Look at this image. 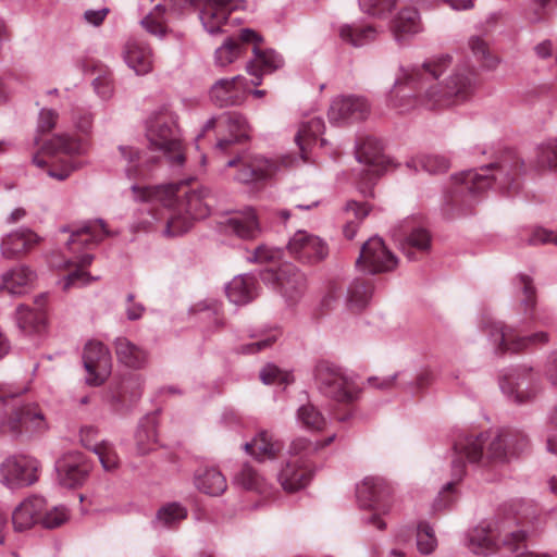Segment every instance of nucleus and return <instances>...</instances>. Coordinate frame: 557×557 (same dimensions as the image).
I'll list each match as a JSON object with an SVG mask.
<instances>
[{"label":"nucleus","instance_id":"obj_40","mask_svg":"<svg viewBox=\"0 0 557 557\" xmlns=\"http://www.w3.org/2000/svg\"><path fill=\"white\" fill-rule=\"evenodd\" d=\"M15 321L25 335L41 333L46 327V313L40 309H33L25 305L16 308Z\"/></svg>","mask_w":557,"mask_h":557},{"label":"nucleus","instance_id":"obj_41","mask_svg":"<svg viewBox=\"0 0 557 557\" xmlns=\"http://www.w3.org/2000/svg\"><path fill=\"white\" fill-rule=\"evenodd\" d=\"M115 352L119 361L129 368L139 369L147 361V352L126 337L116 338Z\"/></svg>","mask_w":557,"mask_h":557},{"label":"nucleus","instance_id":"obj_22","mask_svg":"<svg viewBox=\"0 0 557 557\" xmlns=\"http://www.w3.org/2000/svg\"><path fill=\"white\" fill-rule=\"evenodd\" d=\"M394 239L399 244L408 259H413L411 248L426 251L431 246L429 232L416 219L405 220L394 232Z\"/></svg>","mask_w":557,"mask_h":557},{"label":"nucleus","instance_id":"obj_54","mask_svg":"<svg viewBox=\"0 0 557 557\" xmlns=\"http://www.w3.org/2000/svg\"><path fill=\"white\" fill-rule=\"evenodd\" d=\"M360 9L372 16L389 15L403 0H358Z\"/></svg>","mask_w":557,"mask_h":557},{"label":"nucleus","instance_id":"obj_53","mask_svg":"<svg viewBox=\"0 0 557 557\" xmlns=\"http://www.w3.org/2000/svg\"><path fill=\"white\" fill-rule=\"evenodd\" d=\"M371 296V285L363 281L356 280L348 287L347 301L351 309L360 310L368 305Z\"/></svg>","mask_w":557,"mask_h":557},{"label":"nucleus","instance_id":"obj_18","mask_svg":"<svg viewBox=\"0 0 557 557\" xmlns=\"http://www.w3.org/2000/svg\"><path fill=\"white\" fill-rule=\"evenodd\" d=\"M539 377L531 368H519L504 374L499 381L503 394L517 404L530 400L537 391Z\"/></svg>","mask_w":557,"mask_h":557},{"label":"nucleus","instance_id":"obj_32","mask_svg":"<svg viewBox=\"0 0 557 557\" xmlns=\"http://www.w3.org/2000/svg\"><path fill=\"white\" fill-rule=\"evenodd\" d=\"M255 59L248 62L247 72L255 76L250 83L255 86L261 84V76L270 74L284 65V59L281 54L272 49L262 50L257 46L253 47Z\"/></svg>","mask_w":557,"mask_h":557},{"label":"nucleus","instance_id":"obj_42","mask_svg":"<svg viewBox=\"0 0 557 557\" xmlns=\"http://www.w3.org/2000/svg\"><path fill=\"white\" fill-rule=\"evenodd\" d=\"M114 160L123 165L125 175L129 180L144 176L140 163V150L134 146L120 145L114 154Z\"/></svg>","mask_w":557,"mask_h":557},{"label":"nucleus","instance_id":"obj_31","mask_svg":"<svg viewBox=\"0 0 557 557\" xmlns=\"http://www.w3.org/2000/svg\"><path fill=\"white\" fill-rule=\"evenodd\" d=\"M424 29L421 14L418 9L405 7L401 9L393 24V34L397 42L405 44Z\"/></svg>","mask_w":557,"mask_h":557},{"label":"nucleus","instance_id":"obj_63","mask_svg":"<svg viewBox=\"0 0 557 557\" xmlns=\"http://www.w3.org/2000/svg\"><path fill=\"white\" fill-rule=\"evenodd\" d=\"M94 451L106 470H113L117 466V457L107 444L96 445Z\"/></svg>","mask_w":557,"mask_h":557},{"label":"nucleus","instance_id":"obj_12","mask_svg":"<svg viewBox=\"0 0 557 557\" xmlns=\"http://www.w3.org/2000/svg\"><path fill=\"white\" fill-rule=\"evenodd\" d=\"M296 159L286 156L281 160L269 159L262 156H250L243 159H233L227 166H238L235 180L239 183L250 184L273 177L283 166H290Z\"/></svg>","mask_w":557,"mask_h":557},{"label":"nucleus","instance_id":"obj_57","mask_svg":"<svg viewBox=\"0 0 557 557\" xmlns=\"http://www.w3.org/2000/svg\"><path fill=\"white\" fill-rule=\"evenodd\" d=\"M517 287L520 288L523 294L520 298V302L524 309V314L531 318L535 305V289L531 277L524 274L519 275L517 278Z\"/></svg>","mask_w":557,"mask_h":557},{"label":"nucleus","instance_id":"obj_49","mask_svg":"<svg viewBox=\"0 0 557 557\" xmlns=\"http://www.w3.org/2000/svg\"><path fill=\"white\" fill-rule=\"evenodd\" d=\"M345 214L344 234L348 239H352L357 232V224L369 214V207L366 203L348 201L345 207Z\"/></svg>","mask_w":557,"mask_h":557},{"label":"nucleus","instance_id":"obj_55","mask_svg":"<svg viewBox=\"0 0 557 557\" xmlns=\"http://www.w3.org/2000/svg\"><path fill=\"white\" fill-rule=\"evenodd\" d=\"M417 547L423 555L432 554L437 547V539L428 522H420L417 528Z\"/></svg>","mask_w":557,"mask_h":557},{"label":"nucleus","instance_id":"obj_47","mask_svg":"<svg viewBox=\"0 0 557 557\" xmlns=\"http://www.w3.org/2000/svg\"><path fill=\"white\" fill-rule=\"evenodd\" d=\"M532 162L537 170L557 169V138L537 146Z\"/></svg>","mask_w":557,"mask_h":557},{"label":"nucleus","instance_id":"obj_17","mask_svg":"<svg viewBox=\"0 0 557 557\" xmlns=\"http://www.w3.org/2000/svg\"><path fill=\"white\" fill-rule=\"evenodd\" d=\"M83 364L86 371V384L100 386L110 376L112 371L110 350L99 341H88L83 350Z\"/></svg>","mask_w":557,"mask_h":557},{"label":"nucleus","instance_id":"obj_13","mask_svg":"<svg viewBox=\"0 0 557 557\" xmlns=\"http://www.w3.org/2000/svg\"><path fill=\"white\" fill-rule=\"evenodd\" d=\"M210 129H215L219 136L215 147L224 150L230 145L247 138L250 127L243 114L238 112H224L218 117H211L206 122L201 133L196 137L198 149L200 147V139Z\"/></svg>","mask_w":557,"mask_h":557},{"label":"nucleus","instance_id":"obj_35","mask_svg":"<svg viewBox=\"0 0 557 557\" xmlns=\"http://www.w3.org/2000/svg\"><path fill=\"white\" fill-rule=\"evenodd\" d=\"M325 128L324 121L320 116H310L304 120L298 127L295 141L300 150V159L306 162L308 160V150L315 144L319 136Z\"/></svg>","mask_w":557,"mask_h":557},{"label":"nucleus","instance_id":"obj_14","mask_svg":"<svg viewBox=\"0 0 557 557\" xmlns=\"http://www.w3.org/2000/svg\"><path fill=\"white\" fill-rule=\"evenodd\" d=\"M48 422L42 411L33 405L15 408L11 413L0 418V431L11 436L38 434L47 431Z\"/></svg>","mask_w":557,"mask_h":557},{"label":"nucleus","instance_id":"obj_45","mask_svg":"<svg viewBox=\"0 0 557 557\" xmlns=\"http://www.w3.org/2000/svg\"><path fill=\"white\" fill-rule=\"evenodd\" d=\"M376 33L371 25H343L339 28L341 38L355 47L372 41L376 37Z\"/></svg>","mask_w":557,"mask_h":557},{"label":"nucleus","instance_id":"obj_28","mask_svg":"<svg viewBox=\"0 0 557 557\" xmlns=\"http://www.w3.org/2000/svg\"><path fill=\"white\" fill-rule=\"evenodd\" d=\"M125 63L137 75H146L152 71L154 55L152 49L139 39H129L124 47Z\"/></svg>","mask_w":557,"mask_h":557},{"label":"nucleus","instance_id":"obj_52","mask_svg":"<svg viewBox=\"0 0 557 557\" xmlns=\"http://www.w3.org/2000/svg\"><path fill=\"white\" fill-rule=\"evenodd\" d=\"M244 47L235 38H227L214 52L216 66L225 67L235 62L243 53Z\"/></svg>","mask_w":557,"mask_h":557},{"label":"nucleus","instance_id":"obj_56","mask_svg":"<svg viewBox=\"0 0 557 557\" xmlns=\"http://www.w3.org/2000/svg\"><path fill=\"white\" fill-rule=\"evenodd\" d=\"M234 480L236 484L245 490L263 492V479L249 465H244Z\"/></svg>","mask_w":557,"mask_h":557},{"label":"nucleus","instance_id":"obj_4","mask_svg":"<svg viewBox=\"0 0 557 557\" xmlns=\"http://www.w3.org/2000/svg\"><path fill=\"white\" fill-rule=\"evenodd\" d=\"M493 184L502 191L511 194L518 189V183L512 176V166L505 162L490 164L479 170H468L451 176L449 198L471 203L475 198Z\"/></svg>","mask_w":557,"mask_h":557},{"label":"nucleus","instance_id":"obj_8","mask_svg":"<svg viewBox=\"0 0 557 557\" xmlns=\"http://www.w3.org/2000/svg\"><path fill=\"white\" fill-rule=\"evenodd\" d=\"M313 376L319 392L338 403H352L360 397L362 392V387L352 372L329 361L318 362Z\"/></svg>","mask_w":557,"mask_h":557},{"label":"nucleus","instance_id":"obj_7","mask_svg":"<svg viewBox=\"0 0 557 557\" xmlns=\"http://www.w3.org/2000/svg\"><path fill=\"white\" fill-rule=\"evenodd\" d=\"M335 434L323 442L311 443L305 437L295 438L288 449V458L277 474L284 491L293 493L306 487L312 478L309 457L319 449L330 445Z\"/></svg>","mask_w":557,"mask_h":557},{"label":"nucleus","instance_id":"obj_43","mask_svg":"<svg viewBox=\"0 0 557 557\" xmlns=\"http://www.w3.org/2000/svg\"><path fill=\"white\" fill-rule=\"evenodd\" d=\"M157 413H149L140 420L135 434L139 454H147L153 449V446L157 443Z\"/></svg>","mask_w":557,"mask_h":557},{"label":"nucleus","instance_id":"obj_20","mask_svg":"<svg viewBox=\"0 0 557 557\" xmlns=\"http://www.w3.org/2000/svg\"><path fill=\"white\" fill-rule=\"evenodd\" d=\"M357 263L369 273L388 272L396 268L398 260L380 237L369 238L361 247Z\"/></svg>","mask_w":557,"mask_h":557},{"label":"nucleus","instance_id":"obj_21","mask_svg":"<svg viewBox=\"0 0 557 557\" xmlns=\"http://www.w3.org/2000/svg\"><path fill=\"white\" fill-rule=\"evenodd\" d=\"M288 252L304 263H317L326 258L329 247L319 236L307 231H297L288 242Z\"/></svg>","mask_w":557,"mask_h":557},{"label":"nucleus","instance_id":"obj_61","mask_svg":"<svg viewBox=\"0 0 557 557\" xmlns=\"http://www.w3.org/2000/svg\"><path fill=\"white\" fill-rule=\"evenodd\" d=\"M83 162L76 160H69L59 168H51L48 170V175L51 178L63 182L67 180L72 173L83 168Z\"/></svg>","mask_w":557,"mask_h":557},{"label":"nucleus","instance_id":"obj_38","mask_svg":"<svg viewBox=\"0 0 557 557\" xmlns=\"http://www.w3.org/2000/svg\"><path fill=\"white\" fill-rule=\"evenodd\" d=\"M194 480L196 487L210 496H220L227 488L225 476L215 467L199 469Z\"/></svg>","mask_w":557,"mask_h":557},{"label":"nucleus","instance_id":"obj_60","mask_svg":"<svg viewBox=\"0 0 557 557\" xmlns=\"http://www.w3.org/2000/svg\"><path fill=\"white\" fill-rule=\"evenodd\" d=\"M260 379L264 384H282L287 385L293 381V376L288 372H284L274 364H267L260 371Z\"/></svg>","mask_w":557,"mask_h":557},{"label":"nucleus","instance_id":"obj_1","mask_svg":"<svg viewBox=\"0 0 557 557\" xmlns=\"http://www.w3.org/2000/svg\"><path fill=\"white\" fill-rule=\"evenodd\" d=\"M450 65L451 57L441 55L420 66L401 67L388 104L404 113L418 106L435 110L465 101L474 88V71L466 64L456 65L443 86L438 78Z\"/></svg>","mask_w":557,"mask_h":557},{"label":"nucleus","instance_id":"obj_10","mask_svg":"<svg viewBox=\"0 0 557 557\" xmlns=\"http://www.w3.org/2000/svg\"><path fill=\"white\" fill-rule=\"evenodd\" d=\"M393 488L391 484L377 475H368L356 486V496L362 508L371 509L373 512L366 518V522L377 530L385 528V522L380 515L389 509V497Z\"/></svg>","mask_w":557,"mask_h":557},{"label":"nucleus","instance_id":"obj_30","mask_svg":"<svg viewBox=\"0 0 557 557\" xmlns=\"http://www.w3.org/2000/svg\"><path fill=\"white\" fill-rule=\"evenodd\" d=\"M37 274L29 267L18 264L1 275L0 289L11 295H24L35 285Z\"/></svg>","mask_w":557,"mask_h":557},{"label":"nucleus","instance_id":"obj_50","mask_svg":"<svg viewBox=\"0 0 557 557\" xmlns=\"http://www.w3.org/2000/svg\"><path fill=\"white\" fill-rule=\"evenodd\" d=\"M504 546L517 557H550L548 554L529 550L527 546V534L521 530L508 533L504 539Z\"/></svg>","mask_w":557,"mask_h":557},{"label":"nucleus","instance_id":"obj_59","mask_svg":"<svg viewBox=\"0 0 557 557\" xmlns=\"http://www.w3.org/2000/svg\"><path fill=\"white\" fill-rule=\"evenodd\" d=\"M401 379L405 383H408V375L406 372H397L385 376H370L367 380L369 386L380 391H389L398 385V380Z\"/></svg>","mask_w":557,"mask_h":557},{"label":"nucleus","instance_id":"obj_2","mask_svg":"<svg viewBox=\"0 0 557 557\" xmlns=\"http://www.w3.org/2000/svg\"><path fill=\"white\" fill-rule=\"evenodd\" d=\"M525 447L527 438L524 436L503 430L481 433L476 436H460L453 447V479L438 493L434 503L435 509L441 510L453 503V487L462 479L467 461L474 463L485 457L491 461L504 462Z\"/></svg>","mask_w":557,"mask_h":557},{"label":"nucleus","instance_id":"obj_62","mask_svg":"<svg viewBox=\"0 0 557 557\" xmlns=\"http://www.w3.org/2000/svg\"><path fill=\"white\" fill-rule=\"evenodd\" d=\"M281 255L282 251L280 249L269 247L267 245H260L255 249L252 256L248 257V260L250 262L263 263L275 261L281 258Z\"/></svg>","mask_w":557,"mask_h":557},{"label":"nucleus","instance_id":"obj_64","mask_svg":"<svg viewBox=\"0 0 557 557\" xmlns=\"http://www.w3.org/2000/svg\"><path fill=\"white\" fill-rule=\"evenodd\" d=\"M58 120V111L44 108L39 112L37 128L41 133H48L57 126Z\"/></svg>","mask_w":557,"mask_h":557},{"label":"nucleus","instance_id":"obj_33","mask_svg":"<svg viewBox=\"0 0 557 557\" xmlns=\"http://www.w3.org/2000/svg\"><path fill=\"white\" fill-rule=\"evenodd\" d=\"M40 238L29 228H18L1 240V252L7 259L18 257L32 250Z\"/></svg>","mask_w":557,"mask_h":557},{"label":"nucleus","instance_id":"obj_11","mask_svg":"<svg viewBox=\"0 0 557 557\" xmlns=\"http://www.w3.org/2000/svg\"><path fill=\"white\" fill-rule=\"evenodd\" d=\"M516 519L513 518H495L493 520L479 523L468 533V547L476 555H490L499 548V544L504 545L505 536L512 529Z\"/></svg>","mask_w":557,"mask_h":557},{"label":"nucleus","instance_id":"obj_5","mask_svg":"<svg viewBox=\"0 0 557 557\" xmlns=\"http://www.w3.org/2000/svg\"><path fill=\"white\" fill-rule=\"evenodd\" d=\"M111 235V232L107 228L106 222L101 219L87 221L82 226L71 232L67 247L73 256L66 261L65 267L75 265L76 270L60 282L64 290L73 286L82 287L89 285L91 282L99 278L85 271V268L91 264L94 256L90 253H82V248L96 245Z\"/></svg>","mask_w":557,"mask_h":557},{"label":"nucleus","instance_id":"obj_24","mask_svg":"<svg viewBox=\"0 0 557 557\" xmlns=\"http://www.w3.org/2000/svg\"><path fill=\"white\" fill-rule=\"evenodd\" d=\"M251 83L242 75L221 78L211 87L210 98L219 107L240 104L249 94Z\"/></svg>","mask_w":557,"mask_h":557},{"label":"nucleus","instance_id":"obj_46","mask_svg":"<svg viewBox=\"0 0 557 557\" xmlns=\"http://www.w3.org/2000/svg\"><path fill=\"white\" fill-rule=\"evenodd\" d=\"M407 165L414 169V171L423 170L436 174L445 172L449 168V161L441 154H420L408 161Z\"/></svg>","mask_w":557,"mask_h":557},{"label":"nucleus","instance_id":"obj_26","mask_svg":"<svg viewBox=\"0 0 557 557\" xmlns=\"http://www.w3.org/2000/svg\"><path fill=\"white\" fill-rule=\"evenodd\" d=\"M277 287L288 305L297 304L305 295L307 280L293 264H283L275 273Z\"/></svg>","mask_w":557,"mask_h":557},{"label":"nucleus","instance_id":"obj_3","mask_svg":"<svg viewBox=\"0 0 557 557\" xmlns=\"http://www.w3.org/2000/svg\"><path fill=\"white\" fill-rule=\"evenodd\" d=\"M136 200L159 202L171 210L164 234L177 236L190 230L195 220L205 219L211 210V193L206 187L187 190L185 185H132Z\"/></svg>","mask_w":557,"mask_h":557},{"label":"nucleus","instance_id":"obj_29","mask_svg":"<svg viewBox=\"0 0 557 557\" xmlns=\"http://www.w3.org/2000/svg\"><path fill=\"white\" fill-rule=\"evenodd\" d=\"M46 509V500L40 496L25 498L12 512V523L16 531L28 530L40 524L41 513Z\"/></svg>","mask_w":557,"mask_h":557},{"label":"nucleus","instance_id":"obj_58","mask_svg":"<svg viewBox=\"0 0 557 557\" xmlns=\"http://www.w3.org/2000/svg\"><path fill=\"white\" fill-rule=\"evenodd\" d=\"M69 510L66 507L60 505L51 509H45L41 513L40 524L46 529H54L69 520Z\"/></svg>","mask_w":557,"mask_h":557},{"label":"nucleus","instance_id":"obj_9","mask_svg":"<svg viewBox=\"0 0 557 557\" xmlns=\"http://www.w3.org/2000/svg\"><path fill=\"white\" fill-rule=\"evenodd\" d=\"M72 124L76 133L74 136L69 133H60L42 144V150L48 154L63 153L70 157L86 156L91 147L89 137L92 133L95 115L88 109H76L72 113Z\"/></svg>","mask_w":557,"mask_h":557},{"label":"nucleus","instance_id":"obj_37","mask_svg":"<svg viewBox=\"0 0 557 557\" xmlns=\"http://www.w3.org/2000/svg\"><path fill=\"white\" fill-rule=\"evenodd\" d=\"M226 296L235 305H246L257 296V280L249 274L235 276L225 287Z\"/></svg>","mask_w":557,"mask_h":557},{"label":"nucleus","instance_id":"obj_15","mask_svg":"<svg viewBox=\"0 0 557 557\" xmlns=\"http://www.w3.org/2000/svg\"><path fill=\"white\" fill-rule=\"evenodd\" d=\"M39 462L33 457L10 456L0 463V483L10 490L34 484L38 480Z\"/></svg>","mask_w":557,"mask_h":557},{"label":"nucleus","instance_id":"obj_36","mask_svg":"<svg viewBox=\"0 0 557 557\" xmlns=\"http://www.w3.org/2000/svg\"><path fill=\"white\" fill-rule=\"evenodd\" d=\"M282 448V443L268 431L258 432L251 442L244 444V449L261 461L275 458Z\"/></svg>","mask_w":557,"mask_h":557},{"label":"nucleus","instance_id":"obj_25","mask_svg":"<svg viewBox=\"0 0 557 557\" xmlns=\"http://www.w3.org/2000/svg\"><path fill=\"white\" fill-rule=\"evenodd\" d=\"M55 470L60 484L66 487H76L87 479L90 465L79 453H67L55 462Z\"/></svg>","mask_w":557,"mask_h":557},{"label":"nucleus","instance_id":"obj_19","mask_svg":"<svg viewBox=\"0 0 557 557\" xmlns=\"http://www.w3.org/2000/svg\"><path fill=\"white\" fill-rule=\"evenodd\" d=\"M190 2L200 7L199 18L209 34L221 32L232 12L245 5L244 0H190Z\"/></svg>","mask_w":557,"mask_h":557},{"label":"nucleus","instance_id":"obj_27","mask_svg":"<svg viewBox=\"0 0 557 557\" xmlns=\"http://www.w3.org/2000/svg\"><path fill=\"white\" fill-rule=\"evenodd\" d=\"M356 158L360 163L369 166L367 170L370 175L369 181L380 175L385 170L387 163L381 143L372 136L360 137L357 140Z\"/></svg>","mask_w":557,"mask_h":557},{"label":"nucleus","instance_id":"obj_51","mask_svg":"<svg viewBox=\"0 0 557 557\" xmlns=\"http://www.w3.org/2000/svg\"><path fill=\"white\" fill-rule=\"evenodd\" d=\"M297 421L304 428L311 431H321L327 423V420L322 412L311 404L302 405L298 409Z\"/></svg>","mask_w":557,"mask_h":557},{"label":"nucleus","instance_id":"obj_23","mask_svg":"<svg viewBox=\"0 0 557 557\" xmlns=\"http://www.w3.org/2000/svg\"><path fill=\"white\" fill-rule=\"evenodd\" d=\"M370 113V104L361 96H341L335 98L329 109L332 123H348L362 121Z\"/></svg>","mask_w":557,"mask_h":557},{"label":"nucleus","instance_id":"obj_16","mask_svg":"<svg viewBox=\"0 0 557 557\" xmlns=\"http://www.w3.org/2000/svg\"><path fill=\"white\" fill-rule=\"evenodd\" d=\"M486 327L488 329L491 341L496 345V349L499 352H518L529 346L543 344L548 341L546 332H536L530 336H521L516 329L505 326L502 322L491 319L487 320Z\"/></svg>","mask_w":557,"mask_h":557},{"label":"nucleus","instance_id":"obj_48","mask_svg":"<svg viewBox=\"0 0 557 557\" xmlns=\"http://www.w3.org/2000/svg\"><path fill=\"white\" fill-rule=\"evenodd\" d=\"M468 47L484 69L493 70L498 64V59L491 52L487 42L481 36H470Z\"/></svg>","mask_w":557,"mask_h":557},{"label":"nucleus","instance_id":"obj_44","mask_svg":"<svg viewBox=\"0 0 557 557\" xmlns=\"http://www.w3.org/2000/svg\"><path fill=\"white\" fill-rule=\"evenodd\" d=\"M141 26L151 35L162 38L169 30L166 11L161 2L153 4L152 9L141 18Z\"/></svg>","mask_w":557,"mask_h":557},{"label":"nucleus","instance_id":"obj_39","mask_svg":"<svg viewBox=\"0 0 557 557\" xmlns=\"http://www.w3.org/2000/svg\"><path fill=\"white\" fill-rule=\"evenodd\" d=\"M187 515L188 510L182 504L166 503L157 510L151 523L156 530L175 529L187 518Z\"/></svg>","mask_w":557,"mask_h":557},{"label":"nucleus","instance_id":"obj_6","mask_svg":"<svg viewBox=\"0 0 557 557\" xmlns=\"http://www.w3.org/2000/svg\"><path fill=\"white\" fill-rule=\"evenodd\" d=\"M146 137L151 150L160 151L172 169H181L185 163V152L175 114L169 109L153 112L146 127Z\"/></svg>","mask_w":557,"mask_h":557},{"label":"nucleus","instance_id":"obj_34","mask_svg":"<svg viewBox=\"0 0 557 557\" xmlns=\"http://www.w3.org/2000/svg\"><path fill=\"white\" fill-rule=\"evenodd\" d=\"M226 231L242 239H255L260 233L258 218L253 209L248 208L227 220Z\"/></svg>","mask_w":557,"mask_h":557}]
</instances>
